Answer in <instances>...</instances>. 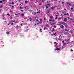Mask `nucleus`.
Wrapping results in <instances>:
<instances>
[{"instance_id":"nucleus-1","label":"nucleus","mask_w":74,"mask_h":74,"mask_svg":"<svg viewBox=\"0 0 74 74\" xmlns=\"http://www.w3.org/2000/svg\"><path fill=\"white\" fill-rule=\"evenodd\" d=\"M57 7V6H53V7H51V9H52V10H53L54 8H55Z\"/></svg>"},{"instance_id":"nucleus-2","label":"nucleus","mask_w":74,"mask_h":74,"mask_svg":"<svg viewBox=\"0 0 74 74\" xmlns=\"http://www.w3.org/2000/svg\"><path fill=\"white\" fill-rule=\"evenodd\" d=\"M54 49L55 51H59L60 50V48H56V49Z\"/></svg>"},{"instance_id":"nucleus-3","label":"nucleus","mask_w":74,"mask_h":74,"mask_svg":"<svg viewBox=\"0 0 74 74\" xmlns=\"http://www.w3.org/2000/svg\"><path fill=\"white\" fill-rule=\"evenodd\" d=\"M60 27L62 28V29H63V28H64V26L63 25H60Z\"/></svg>"},{"instance_id":"nucleus-4","label":"nucleus","mask_w":74,"mask_h":74,"mask_svg":"<svg viewBox=\"0 0 74 74\" xmlns=\"http://www.w3.org/2000/svg\"><path fill=\"white\" fill-rule=\"evenodd\" d=\"M64 21H66H66H67V18H64Z\"/></svg>"},{"instance_id":"nucleus-5","label":"nucleus","mask_w":74,"mask_h":74,"mask_svg":"<svg viewBox=\"0 0 74 74\" xmlns=\"http://www.w3.org/2000/svg\"><path fill=\"white\" fill-rule=\"evenodd\" d=\"M16 29H18L19 28V26H18V25H17L16 27Z\"/></svg>"},{"instance_id":"nucleus-6","label":"nucleus","mask_w":74,"mask_h":74,"mask_svg":"<svg viewBox=\"0 0 74 74\" xmlns=\"http://www.w3.org/2000/svg\"><path fill=\"white\" fill-rule=\"evenodd\" d=\"M53 16H50V18L51 19H52V18H53Z\"/></svg>"},{"instance_id":"nucleus-7","label":"nucleus","mask_w":74,"mask_h":74,"mask_svg":"<svg viewBox=\"0 0 74 74\" xmlns=\"http://www.w3.org/2000/svg\"><path fill=\"white\" fill-rule=\"evenodd\" d=\"M69 15V13H67L66 14H64V15L66 16V15Z\"/></svg>"},{"instance_id":"nucleus-8","label":"nucleus","mask_w":74,"mask_h":74,"mask_svg":"<svg viewBox=\"0 0 74 74\" xmlns=\"http://www.w3.org/2000/svg\"><path fill=\"white\" fill-rule=\"evenodd\" d=\"M28 3V1H25V4H26V3Z\"/></svg>"},{"instance_id":"nucleus-9","label":"nucleus","mask_w":74,"mask_h":74,"mask_svg":"<svg viewBox=\"0 0 74 74\" xmlns=\"http://www.w3.org/2000/svg\"><path fill=\"white\" fill-rule=\"evenodd\" d=\"M48 8V6L47 5H46V9H47Z\"/></svg>"},{"instance_id":"nucleus-10","label":"nucleus","mask_w":74,"mask_h":74,"mask_svg":"<svg viewBox=\"0 0 74 74\" xmlns=\"http://www.w3.org/2000/svg\"><path fill=\"white\" fill-rule=\"evenodd\" d=\"M3 20H6V18L4 17L3 18Z\"/></svg>"},{"instance_id":"nucleus-11","label":"nucleus","mask_w":74,"mask_h":74,"mask_svg":"<svg viewBox=\"0 0 74 74\" xmlns=\"http://www.w3.org/2000/svg\"><path fill=\"white\" fill-rule=\"evenodd\" d=\"M52 19L49 20V22H52Z\"/></svg>"},{"instance_id":"nucleus-12","label":"nucleus","mask_w":74,"mask_h":74,"mask_svg":"<svg viewBox=\"0 0 74 74\" xmlns=\"http://www.w3.org/2000/svg\"><path fill=\"white\" fill-rule=\"evenodd\" d=\"M10 4H14V2H12V3H10Z\"/></svg>"},{"instance_id":"nucleus-13","label":"nucleus","mask_w":74,"mask_h":74,"mask_svg":"<svg viewBox=\"0 0 74 74\" xmlns=\"http://www.w3.org/2000/svg\"><path fill=\"white\" fill-rule=\"evenodd\" d=\"M6 34H10V33L8 32H6Z\"/></svg>"},{"instance_id":"nucleus-14","label":"nucleus","mask_w":74,"mask_h":74,"mask_svg":"<svg viewBox=\"0 0 74 74\" xmlns=\"http://www.w3.org/2000/svg\"><path fill=\"white\" fill-rule=\"evenodd\" d=\"M3 6V5H1L0 6V8H2Z\"/></svg>"},{"instance_id":"nucleus-15","label":"nucleus","mask_w":74,"mask_h":74,"mask_svg":"<svg viewBox=\"0 0 74 74\" xmlns=\"http://www.w3.org/2000/svg\"><path fill=\"white\" fill-rule=\"evenodd\" d=\"M46 26H47V27H49V25H48V24H47L46 25Z\"/></svg>"},{"instance_id":"nucleus-16","label":"nucleus","mask_w":74,"mask_h":74,"mask_svg":"<svg viewBox=\"0 0 74 74\" xmlns=\"http://www.w3.org/2000/svg\"><path fill=\"white\" fill-rule=\"evenodd\" d=\"M39 23V24H41V23H42V22H41V21H40V22H39V23Z\"/></svg>"},{"instance_id":"nucleus-17","label":"nucleus","mask_w":74,"mask_h":74,"mask_svg":"<svg viewBox=\"0 0 74 74\" xmlns=\"http://www.w3.org/2000/svg\"><path fill=\"white\" fill-rule=\"evenodd\" d=\"M39 21H42V19H39Z\"/></svg>"},{"instance_id":"nucleus-18","label":"nucleus","mask_w":74,"mask_h":74,"mask_svg":"<svg viewBox=\"0 0 74 74\" xmlns=\"http://www.w3.org/2000/svg\"><path fill=\"white\" fill-rule=\"evenodd\" d=\"M58 40H59L60 41H61V39L60 38H58Z\"/></svg>"},{"instance_id":"nucleus-19","label":"nucleus","mask_w":74,"mask_h":74,"mask_svg":"<svg viewBox=\"0 0 74 74\" xmlns=\"http://www.w3.org/2000/svg\"><path fill=\"white\" fill-rule=\"evenodd\" d=\"M19 8L20 9H22V8L21 6H20V7Z\"/></svg>"},{"instance_id":"nucleus-20","label":"nucleus","mask_w":74,"mask_h":74,"mask_svg":"<svg viewBox=\"0 0 74 74\" xmlns=\"http://www.w3.org/2000/svg\"><path fill=\"white\" fill-rule=\"evenodd\" d=\"M63 25H66V23H63Z\"/></svg>"},{"instance_id":"nucleus-21","label":"nucleus","mask_w":74,"mask_h":74,"mask_svg":"<svg viewBox=\"0 0 74 74\" xmlns=\"http://www.w3.org/2000/svg\"><path fill=\"white\" fill-rule=\"evenodd\" d=\"M27 17H25L24 18V19H27Z\"/></svg>"},{"instance_id":"nucleus-22","label":"nucleus","mask_w":74,"mask_h":74,"mask_svg":"<svg viewBox=\"0 0 74 74\" xmlns=\"http://www.w3.org/2000/svg\"><path fill=\"white\" fill-rule=\"evenodd\" d=\"M47 11H48V12H47V14H48V13H49V11L48 10H47Z\"/></svg>"},{"instance_id":"nucleus-23","label":"nucleus","mask_w":74,"mask_h":74,"mask_svg":"<svg viewBox=\"0 0 74 74\" xmlns=\"http://www.w3.org/2000/svg\"><path fill=\"white\" fill-rule=\"evenodd\" d=\"M42 30V29H40V32H42V31L41 30Z\"/></svg>"},{"instance_id":"nucleus-24","label":"nucleus","mask_w":74,"mask_h":74,"mask_svg":"<svg viewBox=\"0 0 74 74\" xmlns=\"http://www.w3.org/2000/svg\"><path fill=\"white\" fill-rule=\"evenodd\" d=\"M0 3H1V4L2 3H3L2 1H0Z\"/></svg>"},{"instance_id":"nucleus-25","label":"nucleus","mask_w":74,"mask_h":74,"mask_svg":"<svg viewBox=\"0 0 74 74\" xmlns=\"http://www.w3.org/2000/svg\"><path fill=\"white\" fill-rule=\"evenodd\" d=\"M24 15L25 14H21V15L22 16H24Z\"/></svg>"},{"instance_id":"nucleus-26","label":"nucleus","mask_w":74,"mask_h":74,"mask_svg":"<svg viewBox=\"0 0 74 74\" xmlns=\"http://www.w3.org/2000/svg\"><path fill=\"white\" fill-rule=\"evenodd\" d=\"M61 24H63V23H64L63 22H60Z\"/></svg>"},{"instance_id":"nucleus-27","label":"nucleus","mask_w":74,"mask_h":74,"mask_svg":"<svg viewBox=\"0 0 74 74\" xmlns=\"http://www.w3.org/2000/svg\"><path fill=\"white\" fill-rule=\"evenodd\" d=\"M11 22H14V21H12V20L11 21Z\"/></svg>"},{"instance_id":"nucleus-28","label":"nucleus","mask_w":74,"mask_h":74,"mask_svg":"<svg viewBox=\"0 0 74 74\" xmlns=\"http://www.w3.org/2000/svg\"><path fill=\"white\" fill-rule=\"evenodd\" d=\"M51 36H53V35H54V34H51Z\"/></svg>"},{"instance_id":"nucleus-29","label":"nucleus","mask_w":74,"mask_h":74,"mask_svg":"<svg viewBox=\"0 0 74 74\" xmlns=\"http://www.w3.org/2000/svg\"><path fill=\"white\" fill-rule=\"evenodd\" d=\"M13 24H14L13 23H11V25H13Z\"/></svg>"},{"instance_id":"nucleus-30","label":"nucleus","mask_w":74,"mask_h":74,"mask_svg":"<svg viewBox=\"0 0 74 74\" xmlns=\"http://www.w3.org/2000/svg\"><path fill=\"white\" fill-rule=\"evenodd\" d=\"M7 15H8V16H10V14H7Z\"/></svg>"},{"instance_id":"nucleus-31","label":"nucleus","mask_w":74,"mask_h":74,"mask_svg":"<svg viewBox=\"0 0 74 74\" xmlns=\"http://www.w3.org/2000/svg\"><path fill=\"white\" fill-rule=\"evenodd\" d=\"M61 3L62 4H64V2H62Z\"/></svg>"},{"instance_id":"nucleus-32","label":"nucleus","mask_w":74,"mask_h":74,"mask_svg":"<svg viewBox=\"0 0 74 74\" xmlns=\"http://www.w3.org/2000/svg\"><path fill=\"white\" fill-rule=\"evenodd\" d=\"M36 21L37 22H38L39 21H38V19H36Z\"/></svg>"},{"instance_id":"nucleus-33","label":"nucleus","mask_w":74,"mask_h":74,"mask_svg":"<svg viewBox=\"0 0 74 74\" xmlns=\"http://www.w3.org/2000/svg\"><path fill=\"white\" fill-rule=\"evenodd\" d=\"M55 40H58V38L57 37H56V38H55Z\"/></svg>"},{"instance_id":"nucleus-34","label":"nucleus","mask_w":74,"mask_h":74,"mask_svg":"<svg viewBox=\"0 0 74 74\" xmlns=\"http://www.w3.org/2000/svg\"><path fill=\"white\" fill-rule=\"evenodd\" d=\"M21 12H23V10H21Z\"/></svg>"},{"instance_id":"nucleus-35","label":"nucleus","mask_w":74,"mask_h":74,"mask_svg":"<svg viewBox=\"0 0 74 74\" xmlns=\"http://www.w3.org/2000/svg\"><path fill=\"white\" fill-rule=\"evenodd\" d=\"M12 12V10H10V12Z\"/></svg>"},{"instance_id":"nucleus-36","label":"nucleus","mask_w":74,"mask_h":74,"mask_svg":"<svg viewBox=\"0 0 74 74\" xmlns=\"http://www.w3.org/2000/svg\"><path fill=\"white\" fill-rule=\"evenodd\" d=\"M38 24H40V23H38L36 24V25H38Z\"/></svg>"},{"instance_id":"nucleus-37","label":"nucleus","mask_w":74,"mask_h":74,"mask_svg":"<svg viewBox=\"0 0 74 74\" xmlns=\"http://www.w3.org/2000/svg\"><path fill=\"white\" fill-rule=\"evenodd\" d=\"M71 52H72V51H73V50L71 49Z\"/></svg>"},{"instance_id":"nucleus-38","label":"nucleus","mask_w":74,"mask_h":74,"mask_svg":"<svg viewBox=\"0 0 74 74\" xmlns=\"http://www.w3.org/2000/svg\"><path fill=\"white\" fill-rule=\"evenodd\" d=\"M38 1L36 0V1L35 2V3H37Z\"/></svg>"},{"instance_id":"nucleus-39","label":"nucleus","mask_w":74,"mask_h":74,"mask_svg":"<svg viewBox=\"0 0 74 74\" xmlns=\"http://www.w3.org/2000/svg\"><path fill=\"white\" fill-rule=\"evenodd\" d=\"M29 19H30V21H31V20H32V18H29Z\"/></svg>"},{"instance_id":"nucleus-40","label":"nucleus","mask_w":74,"mask_h":74,"mask_svg":"<svg viewBox=\"0 0 74 74\" xmlns=\"http://www.w3.org/2000/svg\"><path fill=\"white\" fill-rule=\"evenodd\" d=\"M12 8H14V6H12Z\"/></svg>"},{"instance_id":"nucleus-41","label":"nucleus","mask_w":74,"mask_h":74,"mask_svg":"<svg viewBox=\"0 0 74 74\" xmlns=\"http://www.w3.org/2000/svg\"><path fill=\"white\" fill-rule=\"evenodd\" d=\"M46 29V27H45L44 28V30H45V29Z\"/></svg>"},{"instance_id":"nucleus-42","label":"nucleus","mask_w":74,"mask_h":74,"mask_svg":"<svg viewBox=\"0 0 74 74\" xmlns=\"http://www.w3.org/2000/svg\"><path fill=\"white\" fill-rule=\"evenodd\" d=\"M35 25H35V26H36V25H37V24H35Z\"/></svg>"},{"instance_id":"nucleus-43","label":"nucleus","mask_w":74,"mask_h":74,"mask_svg":"<svg viewBox=\"0 0 74 74\" xmlns=\"http://www.w3.org/2000/svg\"><path fill=\"white\" fill-rule=\"evenodd\" d=\"M71 10H73V8H71Z\"/></svg>"},{"instance_id":"nucleus-44","label":"nucleus","mask_w":74,"mask_h":74,"mask_svg":"<svg viewBox=\"0 0 74 74\" xmlns=\"http://www.w3.org/2000/svg\"><path fill=\"white\" fill-rule=\"evenodd\" d=\"M48 5H50V4H47Z\"/></svg>"},{"instance_id":"nucleus-45","label":"nucleus","mask_w":74,"mask_h":74,"mask_svg":"<svg viewBox=\"0 0 74 74\" xmlns=\"http://www.w3.org/2000/svg\"><path fill=\"white\" fill-rule=\"evenodd\" d=\"M3 1H5V0H2Z\"/></svg>"},{"instance_id":"nucleus-46","label":"nucleus","mask_w":74,"mask_h":74,"mask_svg":"<svg viewBox=\"0 0 74 74\" xmlns=\"http://www.w3.org/2000/svg\"><path fill=\"white\" fill-rule=\"evenodd\" d=\"M40 12H38L37 13H40Z\"/></svg>"},{"instance_id":"nucleus-47","label":"nucleus","mask_w":74,"mask_h":74,"mask_svg":"<svg viewBox=\"0 0 74 74\" xmlns=\"http://www.w3.org/2000/svg\"><path fill=\"white\" fill-rule=\"evenodd\" d=\"M54 34V35H55V34H56V33H55V34Z\"/></svg>"},{"instance_id":"nucleus-48","label":"nucleus","mask_w":74,"mask_h":74,"mask_svg":"<svg viewBox=\"0 0 74 74\" xmlns=\"http://www.w3.org/2000/svg\"><path fill=\"white\" fill-rule=\"evenodd\" d=\"M44 20H46V18H44Z\"/></svg>"},{"instance_id":"nucleus-49","label":"nucleus","mask_w":74,"mask_h":74,"mask_svg":"<svg viewBox=\"0 0 74 74\" xmlns=\"http://www.w3.org/2000/svg\"><path fill=\"white\" fill-rule=\"evenodd\" d=\"M62 42L63 43H64V41H62Z\"/></svg>"},{"instance_id":"nucleus-50","label":"nucleus","mask_w":74,"mask_h":74,"mask_svg":"<svg viewBox=\"0 0 74 74\" xmlns=\"http://www.w3.org/2000/svg\"><path fill=\"white\" fill-rule=\"evenodd\" d=\"M54 28H56V26H54Z\"/></svg>"},{"instance_id":"nucleus-51","label":"nucleus","mask_w":74,"mask_h":74,"mask_svg":"<svg viewBox=\"0 0 74 74\" xmlns=\"http://www.w3.org/2000/svg\"><path fill=\"white\" fill-rule=\"evenodd\" d=\"M23 35H21V37H23Z\"/></svg>"},{"instance_id":"nucleus-52","label":"nucleus","mask_w":74,"mask_h":74,"mask_svg":"<svg viewBox=\"0 0 74 74\" xmlns=\"http://www.w3.org/2000/svg\"><path fill=\"white\" fill-rule=\"evenodd\" d=\"M56 42H54V44H56Z\"/></svg>"},{"instance_id":"nucleus-53","label":"nucleus","mask_w":74,"mask_h":74,"mask_svg":"<svg viewBox=\"0 0 74 74\" xmlns=\"http://www.w3.org/2000/svg\"><path fill=\"white\" fill-rule=\"evenodd\" d=\"M55 47H58V46H55Z\"/></svg>"},{"instance_id":"nucleus-54","label":"nucleus","mask_w":74,"mask_h":74,"mask_svg":"<svg viewBox=\"0 0 74 74\" xmlns=\"http://www.w3.org/2000/svg\"><path fill=\"white\" fill-rule=\"evenodd\" d=\"M59 37L60 38H61H61L60 37V36H59Z\"/></svg>"},{"instance_id":"nucleus-55","label":"nucleus","mask_w":74,"mask_h":74,"mask_svg":"<svg viewBox=\"0 0 74 74\" xmlns=\"http://www.w3.org/2000/svg\"><path fill=\"white\" fill-rule=\"evenodd\" d=\"M63 48H64V47H62V49Z\"/></svg>"},{"instance_id":"nucleus-56","label":"nucleus","mask_w":74,"mask_h":74,"mask_svg":"<svg viewBox=\"0 0 74 74\" xmlns=\"http://www.w3.org/2000/svg\"><path fill=\"white\" fill-rule=\"evenodd\" d=\"M67 4H69V3H67Z\"/></svg>"},{"instance_id":"nucleus-57","label":"nucleus","mask_w":74,"mask_h":74,"mask_svg":"<svg viewBox=\"0 0 74 74\" xmlns=\"http://www.w3.org/2000/svg\"><path fill=\"white\" fill-rule=\"evenodd\" d=\"M21 26H23V25L22 24H21Z\"/></svg>"},{"instance_id":"nucleus-58","label":"nucleus","mask_w":74,"mask_h":74,"mask_svg":"<svg viewBox=\"0 0 74 74\" xmlns=\"http://www.w3.org/2000/svg\"><path fill=\"white\" fill-rule=\"evenodd\" d=\"M65 44H66V43H64V44H63V45H65Z\"/></svg>"},{"instance_id":"nucleus-59","label":"nucleus","mask_w":74,"mask_h":74,"mask_svg":"<svg viewBox=\"0 0 74 74\" xmlns=\"http://www.w3.org/2000/svg\"><path fill=\"white\" fill-rule=\"evenodd\" d=\"M10 25L9 23L8 24V25Z\"/></svg>"},{"instance_id":"nucleus-60","label":"nucleus","mask_w":74,"mask_h":74,"mask_svg":"<svg viewBox=\"0 0 74 74\" xmlns=\"http://www.w3.org/2000/svg\"><path fill=\"white\" fill-rule=\"evenodd\" d=\"M52 29L53 30H55V29H54V28H53Z\"/></svg>"},{"instance_id":"nucleus-61","label":"nucleus","mask_w":74,"mask_h":74,"mask_svg":"<svg viewBox=\"0 0 74 74\" xmlns=\"http://www.w3.org/2000/svg\"><path fill=\"white\" fill-rule=\"evenodd\" d=\"M1 10H0V12H1Z\"/></svg>"},{"instance_id":"nucleus-62","label":"nucleus","mask_w":74,"mask_h":74,"mask_svg":"<svg viewBox=\"0 0 74 74\" xmlns=\"http://www.w3.org/2000/svg\"><path fill=\"white\" fill-rule=\"evenodd\" d=\"M69 4V5H71L70 3H69V4Z\"/></svg>"},{"instance_id":"nucleus-63","label":"nucleus","mask_w":74,"mask_h":74,"mask_svg":"<svg viewBox=\"0 0 74 74\" xmlns=\"http://www.w3.org/2000/svg\"><path fill=\"white\" fill-rule=\"evenodd\" d=\"M61 18H59V19H61Z\"/></svg>"},{"instance_id":"nucleus-64","label":"nucleus","mask_w":74,"mask_h":74,"mask_svg":"<svg viewBox=\"0 0 74 74\" xmlns=\"http://www.w3.org/2000/svg\"><path fill=\"white\" fill-rule=\"evenodd\" d=\"M25 9H26V7H25Z\"/></svg>"}]
</instances>
